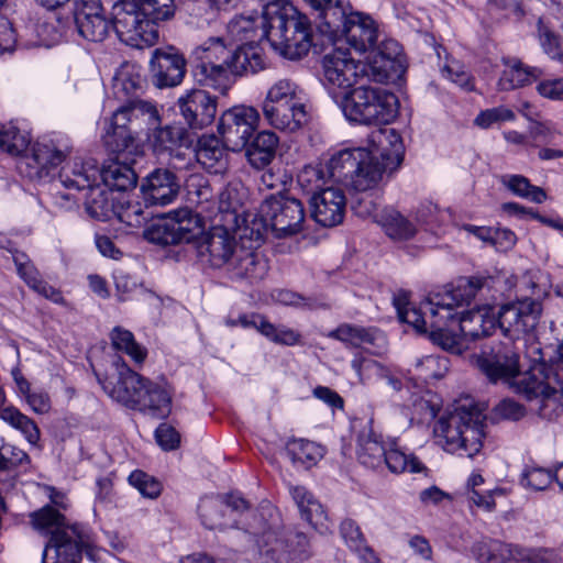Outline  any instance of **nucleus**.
<instances>
[{"label":"nucleus","instance_id":"37","mask_svg":"<svg viewBox=\"0 0 563 563\" xmlns=\"http://www.w3.org/2000/svg\"><path fill=\"white\" fill-rule=\"evenodd\" d=\"M99 177L104 187L110 190H117L121 194L135 187L137 177L129 164L111 161L99 169Z\"/></svg>","mask_w":563,"mask_h":563},{"label":"nucleus","instance_id":"29","mask_svg":"<svg viewBox=\"0 0 563 563\" xmlns=\"http://www.w3.org/2000/svg\"><path fill=\"white\" fill-rule=\"evenodd\" d=\"M229 150L223 140L216 135H202L197 143L195 156L197 162L211 174H222L228 168Z\"/></svg>","mask_w":563,"mask_h":563},{"label":"nucleus","instance_id":"44","mask_svg":"<svg viewBox=\"0 0 563 563\" xmlns=\"http://www.w3.org/2000/svg\"><path fill=\"white\" fill-rule=\"evenodd\" d=\"M224 498L222 496H206L201 498L198 512L202 525L208 529H225L234 527V523L227 522L223 515Z\"/></svg>","mask_w":563,"mask_h":563},{"label":"nucleus","instance_id":"61","mask_svg":"<svg viewBox=\"0 0 563 563\" xmlns=\"http://www.w3.org/2000/svg\"><path fill=\"white\" fill-rule=\"evenodd\" d=\"M515 119L516 114L511 109L499 106L481 111L475 118L474 123L482 129H488L496 123L514 121Z\"/></svg>","mask_w":563,"mask_h":563},{"label":"nucleus","instance_id":"15","mask_svg":"<svg viewBox=\"0 0 563 563\" xmlns=\"http://www.w3.org/2000/svg\"><path fill=\"white\" fill-rule=\"evenodd\" d=\"M473 278H485L489 280V284L478 288L475 295L470 298V300L463 301L461 303L459 302L453 306L454 322L450 321L446 325L448 332L455 335L457 340L456 349H446L452 353L462 352L464 349V339L466 336L477 339L481 336L489 335L498 325L497 311H495V308L489 305L477 307L476 309L462 313L457 318V312L455 311L456 308L463 305H468L479 291L484 289H490L494 283V279L490 276L477 275L472 276L468 279Z\"/></svg>","mask_w":563,"mask_h":563},{"label":"nucleus","instance_id":"18","mask_svg":"<svg viewBox=\"0 0 563 563\" xmlns=\"http://www.w3.org/2000/svg\"><path fill=\"white\" fill-rule=\"evenodd\" d=\"M203 228L202 218L192 210L184 208L170 212L165 220L154 224L147 231V238L165 245L189 243L202 234Z\"/></svg>","mask_w":563,"mask_h":563},{"label":"nucleus","instance_id":"39","mask_svg":"<svg viewBox=\"0 0 563 563\" xmlns=\"http://www.w3.org/2000/svg\"><path fill=\"white\" fill-rule=\"evenodd\" d=\"M278 142V136L274 132H260L246 150L250 164L257 169L269 165L275 157Z\"/></svg>","mask_w":563,"mask_h":563},{"label":"nucleus","instance_id":"42","mask_svg":"<svg viewBox=\"0 0 563 563\" xmlns=\"http://www.w3.org/2000/svg\"><path fill=\"white\" fill-rule=\"evenodd\" d=\"M541 76V70L536 67H529L520 60H512L507 64L499 80L500 90H511L531 84Z\"/></svg>","mask_w":563,"mask_h":563},{"label":"nucleus","instance_id":"34","mask_svg":"<svg viewBox=\"0 0 563 563\" xmlns=\"http://www.w3.org/2000/svg\"><path fill=\"white\" fill-rule=\"evenodd\" d=\"M263 115L271 126L289 133L301 130L308 122L306 103L283 106L278 110L269 109Z\"/></svg>","mask_w":563,"mask_h":563},{"label":"nucleus","instance_id":"60","mask_svg":"<svg viewBox=\"0 0 563 563\" xmlns=\"http://www.w3.org/2000/svg\"><path fill=\"white\" fill-rule=\"evenodd\" d=\"M129 483L146 498H157L162 493L161 482L143 471L132 472L129 476Z\"/></svg>","mask_w":563,"mask_h":563},{"label":"nucleus","instance_id":"54","mask_svg":"<svg viewBox=\"0 0 563 563\" xmlns=\"http://www.w3.org/2000/svg\"><path fill=\"white\" fill-rule=\"evenodd\" d=\"M143 77L133 68H123L113 79V91L117 98H130L142 90Z\"/></svg>","mask_w":563,"mask_h":563},{"label":"nucleus","instance_id":"20","mask_svg":"<svg viewBox=\"0 0 563 563\" xmlns=\"http://www.w3.org/2000/svg\"><path fill=\"white\" fill-rule=\"evenodd\" d=\"M366 66L355 60L350 52L335 48L323 57V77L329 89L346 92L365 79Z\"/></svg>","mask_w":563,"mask_h":563},{"label":"nucleus","instance_id":"62","mask_svg":"<svg viewBox=\"0 0 563 563\" xmlns=\"http://www.w3.org/2000/svg\"><path fill=\"white\" fill-rule=\"evenodd\" d=\"M412 405L420 419L434 418L441 408L439 398L430 391H424L415 398Z\"/></svg>","mask_w":563,"mask_h":563},{"label":"nucleus","instance_id":"27","mask_svg":"<svg viewBox=\"0 0 563 563\" xmlns=\"http://www.w3.org/2000/svg\"><path fill=\"white\" fill-rule=\"evenodd\" d=\"M376 146L368 151L373 155L374 164L387 170L397 168L405 155V146L400 134L394 129L379 130L373 134Z\"/></svg>","mask_w":563,"mask_h":563},{"label":"nucleus","instance_id":"4","mask_svg":"<svg viewBox=\"0 0 563 563\" xmlns=\"http://www.w3.org/2000/svg\"><path fill=\"white\" fill-rule=\"evenodd\" d=\"M199 262L211 268L224 269L232 279L261 280L267 274V264L252 245L239 243L227 228L214 227L196 242Z\"/></svg>","mask_w":563,"mask_h":563},{"label":"nucleus","instance_id":"41","mask_svg":"<svg viewBox=\"0 0 563 563\" xmlns=\"http://www.w3.org/2000/svg\"><path fill=\"white\" fill-rule=\"evenodd\" d=\"M88 190L85 201L88 213L98 220L110 219L115 211L118 196H113V190H107L97 183Z\"/></svg>","mask_w":563,"mask_h":563},{"label":"nucleus","instance_id":"31","mask_svg":"<svg viewBox=\"0 0 563 563\" xmlns=\"http://www.w3.org/2000/svg\"><path fill=\"white\" fill-rule=\"evenodd\" d=\"M134 128L128 102L118 108L106 129L104 143L113 152H121L133 141L131 130Z\"/></svg>","mask_w":563,"mask_h":563},{"label":"nucleus","instance_id":"46","mask_svg":"<svg viewBox=\"0 0 563 563\" xmlns=\"http://www.w3.org/2000/svg\"><path fill=\"white\" fill-rule=\"evenodd\" d=\"M0 418L12 428L19 430L30 444L35 445L38 442L41 433L36 423L15 407L3 408L0 411Z\"/></svg>","mask_w":563,"mask_h":563},{"label":"nucleus","instance_id":"50","mask_svg":"<svg viewBox=\"0 0 563 563\" xmlns=\"http://www.w3.org/2000/svg\"><path fill=\"white\" fill-rule=\"evenodd\" d=\"M114 208L112 216L129 227H141L146 220L141 202L131 199L126 194L118 195Z\"/></svg>","mask_w":563,"mask_h":563},{"label":"nucleus","instance_id":"8","mask_svg":"<svg viewBox=\"0 0 563 563\" xmlns=\"http://www.w3.org/2000/svg\"><path fill=\"white\" fill-rule=\"evenodd\" d=\"M341 107L349 121L364 125L389 124L398 115L396 95L365 84L346 92Z\"/></svg>","mask_w":563,"mask_h":563},{"label":"nucleus","instance_id":"52","mask_svg":"<svg viewBox=\"0 0 563 563\" xmlns=\"http://www.w3.org/2000/svg\"><path fill=\"white\" fill-rule=\"evenodd\" d=\"M415 372L419 379L429 383L442 378L449 369V360L442 355H428L418 358L415 363Z\"/></svg>","mask_w":563,"mask_h":563},{"label":"nucleus","instance_id":"26","mask_svg":"<svg viewBox=\"0 0 563 563\" xmlns=\"http://www.w3.org/2000/svg\"><path fill=\"white\" fill-rule=\"evenodd\" d=\"M180 189L176 175L169 169L156 168L142 184L144 200L150 205L165 206L173 202Z\"/></svg>","mask_w":563,"mask_h":563},{"label":"nucleus","instance_id":"5","mask_svg":"<svg viewBox=\"0 0 563 563\" xmlns=\"http://www.w3.org/2000/svg\"><path fill=\"white\" fill-rule=\"evenodd\" d=\"M117 378L112 382L97 375L103 390L115 401L154 418H165L172 411L173 391L165 383L153 382L132 371L123 360L115 363Z\"/></svg>","mask_w":563,"mask_h":563},{"label":"nucleus","instance_id":"59","mask_svg":"<svg viewBox=\"0 0 563 563\" xmlns=\"http://www.w3.org/2000/svg\"><path fill=\"white\" fill-rule=\"evenodd\" d=\"M263 328V335L276 344L294 346L301 341V334L297 330L286 325H275L268 321Z\"/></svg>","mask_w":563,"mask_h":563},{"label":"nucleus","instance_id":"22","mask_svg":"<svg viewBox=\"0 0 563 563\" xmlns=\"http://www.w3.org/2000/svg\"><path fill=\"white\" fill-rule=\"evenodd\" d=\"M366 66L368 78L376 82H387L400 78L406 71L405 60L400 55V46L395 41H385L368 51Z\"/></svg>","mask_w":563,"mask_h":563},{"label":"nucleus","instance_id":"47","mask_svg":"<svg viewBox=\"0 0 563 563\" xmlns=\"http://www.w3.org/2000/svg\"><path fill=\"white\" fill-rule=\"evenodd\" d=\"M501 184L515 196L528 199L534 203H542L547 200V192L522 175H505L501 177Z\"/></svg>","mask_w":563,"mask_h":563},{"label":"nucleus","instance_id":"30","mask_svg":"<svg viewBox=\"0 0 563 563\" xmlns=\"http://www.w3.org/2000/svg\"><path fill=\"white\" fill-rule=\"evenodd\" d=\"M69 153L66 139L43 136L33 144L31 157L38 168L48 169L62 164Z\"/></svg>","mask_w":563,"mask_h":563},{"label":"nucleus","instance_id":"16","mask_svg":"<svg viewBox=\"0 0 563 563\" xmlns=\"http://www.w3.org/2000/svg\"><path fill=\"white\" fill-rule=\"evenodd\" d=\"M82 552L91 560L99 559L89 531L80 525H73L63 531H55L46 544L42 563H78Z\"/></svg>","mask_w":563,"mask_h":563},{"label":"nucleus","instance_id":"17","mask_svg":"<svg viewBox=\"0 0 563 563\" xmlns=\"http://www.w3.org/2000/svg\"><path fill=\"white\" fill-rule=\"evenodd\" d=\"M258 216L265 230L274 232L276 238H284L302 229L305 208L301 201L294 197L272 195L261 203Z\"/></svg>","mask_w":563,"mask_h":563},{"label":"nucleus","instance_id":"13","mask_svg":"<svg viewBox=\"0 0 563 563\" xmlns=\"http://www.w3.org/2000/svg\"><path fill=\"white\" fill-rule=\"evenodd\" d=\"M325 32L340 34L355 52L366 53L378 41V25L374 19L363 12L353 11L347 1L343 7L333 9Z\"/></svg>","mask_w":563,"mask_h":563},{"label":"nucleus","instance_id":"48","mask_svg":"<svg viewBox=\"0 0 563 563\" xmlns=\"http://www.w3.org/2000/svg\"><path fill=\"white\" fill-rule=\"evenodd\" d=\"M130 115H132L135 130L154 129L161 121L156 106L147 100H128Z\"/></svg>","mask_w":563,"mask_h":563},{"label":"nucleus","instance_id":"32","mask_svg":"<svg viewBox=\"0 0 563 563\" xmlns=\"http://www.w3.org/2000/svg\"><path fill=\"white\" fill-rule=\"evenodd\" d=\"M267 14H249L234 16L227 26L228 35L232 41H253L267 38L269 21Z\"/></svg>","mask_w":563,"mask_h":563},{"label":"nucleus","instance_id":"49","mask_svg":"<svg viewBox=\"0 0 563 563\" xmlns=\"http://www.w3.org/2000/svg\"><path fill=\"white\" fill-rule=\"evenodd\" d=\"M31 143L27 132L19 130L12 123H0V151L12 154H22Z\"/></svg>","mask_w":563,"mask_h":563},{"label":"nucleus","instance_id":"28","mask_svg":"<svg viewBox=\"0 0 563 563\" xmlns=\"http://www.w3.org/2000/svg\"><path fill=\"white\" fill-rule=\"evenodd\" d=\"M99 178V168L95 159L74 161L71 165L62 168L54 187L58 185L66 189H90Z\"/></svg>","mask_w":563,"mask_h":563},{"label":"nucleus","instance_id":"14","mask_svg":"<svg viewBox=\"0 0 563 563\" xmlns=\"http://www.w3.org/2000/svg\"><path fill=\"white\" fill-rule=\"evenodd\" d=\"M543 275L540 276L542 278ZM545 282L541 285L532 284L533 295L538 298H522L503 305L497 311L498 327L505 335L511 339H518L520 335L532 332L541 318L543 307L540 297L547 296L550 284L549 276H544Z\"/></svg>","mask_w":563,"mask_h":563},{"label":"nucleus","instance_id":"45","mask_svg":"<svg viewBox=\"0 0 563 563\" xmlns=\"http://www.w3.org/2000/svg\"><path fill=\"white\" fill-rule=\"evenodd\" d=\"M110 339L114 350L125 353L135 363L141 364L145 361L147 351L135 341L131 331L115 327L110 333Z\"/></svg>","mask_w":563,"mask_h":563},{"label":"nucleus","instance_id":"9","mask_svg":"<svg viewBox=\"0 0 563 563\" xmlns=\"http://www.w3.org/2000/svg\"><path fill=\"white\" fill-rule=\"evenodd\" d=\"M267 41L280 56L291 60L300 59L312 46L310 20L291 3H285L280 13L269 18Z\"/></svg>","mask_w":563,"mask_h":563},{"label":"nucleus","instance_id":"38","mask_svg":"<svg viewBox=\"0 0 563 563\" xmlns=\"http://www.w3.org/2000/svg\"><path fill=\"white\" fill-rule=\"evenodd\" d=\"M367 214H373L375 221L384 229L386 234L393 240H408L417 233V227L399 211L385 208L378 217L374 211L368 210Z\"/></svg>","mask_w":563,"mask_h":563},{"label":"nucleus","instance_id":"24","mask_svg":"<svg viewBox=\"0 0 563 563\" xmlns=\"http://www.w3.org/2000/svg\"><path fill=\"white\" fill-rule=\"evenodd\" d=\"M312 218L323 227H334L342 222L345 213V196L341 189L327 187L310 199Z\"/></svg>","mask_w":563,"mask_h":563},{"label":"nucleus","instance_id":"2","mask_svg":"<svg viewBox=\"0 0 563 563\" xmlns=\"http://www.w3.org/2000/svg\"><path fill=\"white\" fill-rule=\"evenodd\" d=\"M487 284L489 280L485 278L460 279L455 287L431 294L419 307L410 303L408 292L399 291L394 296V306L402 322L427 334L442 349L454 350L456 336L446 329L450 321L454 322L453 306L470 300L478 288Z\"/></svg>","mask_w":563,"mask_h":563},{"label":"nucleus","instance_id":"58","mask_svg":"<svg viewBox=\"0 0 563 563\" xmlns=\"http://www.w3.org/2000/svg\"><path fill=\"white\" fill-rule=\"evenodd\" d=\"M538 40L542 51L554 60H562L563 51L560 36L542 20L538 21Z\"/></svg>","mask_w":563,"mask_h":563},{"label":"nucleus","instance_id":"25","mask_svg":"<svg viewBox=\"0 0 563 563\" xmlns=\"http://www.w3.org/2000/svg\"><path fill=\"white\" fill-rule=\"evenodd\" d=\"M151 74L158 88L178 86L186 74V60L176 52L156 49L151 59Z\"/></svg>","mask_w":563,"mask_h":563},{"label":"nucleus","instance_id":"64","mask_svg":"<svg viewBox=\"0 0 563 563\" xmlns=\"http://www.w3.org/2000/svg\"><path fill=\"white\" fill-rule=\"evenodd\" d=\"M554 479V473L543 467L527 468L522 475V482L536 490L545 489Z\"/></svg>","mask_w":563,"mask_h":563},{"label":"nucleus","instance_id":"43","mask_svg":"<svg viewBox=\"0 0 563 563\" xmlns=\"http://www.w3.org/2000/svg\"><path fill=\"white\" fill-rule=\"evenodd\" d=\"M286 453L295 466L309 468L323 456V448L305 439H292L286 444Z\"/></svg>","mask_w":563,"mask_h":563},{"label":"nucleus","instance_id":"1","mask_svg":"<svg viewBox=\"0 0 563 563\" xmlns=\"http://www.w3.org/2000/svg\"><path fill=\"white\" fill-rule=\"evenodd\" d=\"M560 355L562 361L555 365L549 367L537 364L523 374L519 373L518 354L509 344L485 349L475 360L477 367L490 382L512 379L511 385L516 391L536 402L533 410L551 420L562 410L560 389L563 388V344Z\"/></svg>","mask_w":563,"mask_h":563},{"label":"nucleus","instance_id":"7","mask_svg":"<svg viewBox=\"0 0 563 563\" xmlns=\"http://www.w3.org/2000/svg\"><path fill=\"white\" fill-rule=\"evenodd\" d=\"M485 415L472 401L442 416L433 427L435 441L449 453L473 457L483 448Z\"/></svg>","mask_w":563,"mask_h":563},{"label":"nucleus","instance_id":"36","mask_svg":"<svg viewBox=\"0 0 563 563\" xmlns=\"http://www.w3.org/2000/svg\"><path fill=\"white\" fill-rule=\"evenodd\" d=\"M329 338L344 343L347 347H362L366 344L375 345L385 341L384 334L376 328H365L350 323H342L328 334Z\"/></svg>","mask_w":563,"mask_h":563},{"label":"nucleus","instance_id":"40","mask_svg":"<svg viewBox=\"0 0 563 563\" xmlns=\"http://www.w3.org/2000/svg\"><path fill=\"white\" fill-rule=\"evenodd\" d=\"M290 493L303 519L316 529L323 528L327 521V515L321 504L313 495L302 486L291 487Z\"/></svg>","mask_w":563,"mask_h":563},{"label":"nucleus","instance_id":"53","mask_svg":"<svg viewBox=\"0 0 563 563\" xmlns=\"http://www.w3.org/2000/svg\"><path fill=\"white\" fill-rule=\"evenodd\" d=\"M330 179L325 164L307 165L297 176L299 186L312 195L324 189Z\"/></svg>","mask_w":563,"mask_h":563},{"label":"nucleus","instance_id":"3","mask_svg":"<svg viewBox=\"0 0 563 563\" xmlns=\"http://www.w3.org/2000/svg\"><path fill=\"white\" fill-rule=\"evenodd\" d=\"M197 60L192 74L197 84L224 96L235 78L256 74L266 67L262 47L247 43L236 48L229 47L222 37H209L192 49Z\"/></svg>","mask_w":563,"mask_h":563},{"label":"nucleus","instance_id":"57","mask_svg":"<svg viewBox=\"0 0 563 563\" xmlns=\"http://www.w3.org/2000/svg\"><path fill=\"white\" fill-rule=\"evenodd\" d=\"M79 34L91 42H102L107 38L112 29L104 14L98 18L84 20L76 24Z\"/></svg>","mask_w":563,"mask_h":563},{"label":"nucleus","instance_id":"12","mask_svg":"<svg viewBox=\"0 0 563 563\" xmlns=\"http://www.w3.org/2000/svg\"><path fill=\"white\" fill-rule=\"evenodd\" d=\"M256 543L260 563H301L311 555L303 533L287 531L278 523L265 529Z\"/></svg>","mask_w":563,"mask_h":563},{"label":"nucleus","instance_id":"6","mask_svg":"<svg viewBox=\"0 0 563 563\" xmlns=\"http://www.w3.org/2000/svg\"><path fill=\"white\" fill-rule=\"evenodd\" d=\"M173 12L174 0H119L112 5V29L131 47L153 46L158 41L157 23Z\"/></svg>","mask_w":563,"mask_h":563},{"label":"nucleus","instance_id":"21","mask_svg":"<svg viewBox=\"0 0 563 563\" xmlns=\"http://www.w3.org/2000/svg\"><path fill=\"white\" fill-rule=\"evenodd\" d=\"M472 554L478 563H545L542 550L483 540L473 544Z\"/></svg>","mask_w":563,"mask_h":563},{"label":"nucleus","instance_id":"19","mask_svg":"<svg viewBox=\"0 0 563 563\" xmlns=\"http://www.w3.org/2000/svg\"><path fill=\"white\" fill-rule=\"evenodd\" d=\"M258 122L260 113L255 108L236 106L221 114L218 132L225 146L236 152L249 144Z\"/></svg>","mask_w":563,"mask_h":563},{"label":"nucleus","instance_id":"11","mask_svg":"<svg viewBox=\"0 0 563 563\" xmlns=\"http://www.w3.org/2000/svg\"><path fill=\"white\" fill-rule=\"evenodd\" d=\"M358 461L371 468L386 465L393 474L427 473L426 465L413 454L401 450L395 442L385 445L382 435L373 429L358 435Z\"/></svg>","mask_w":563,"mask_h":563},{"label":"nucleus","instance_id":"33","mask_svg":"<svg viewBox=\"0 0 563 563\" xmlns=\"http://www.w3.org/2000/svg\"><path fill=\"white\" fill-rule=\"evenodd\" d=\"M12 260L18 275L30 288L54 302H59L63 299L58 290L41 279L38 271L25 253L14 251L12 252Z\"/></svg>","mask_w":563,"mask_h":563},{"label":"nucleus","instance_id":"63","mask_svg":"<svg viewBox=\"0 0 563 563\" xmlns=\"http://www.w3.org/2000/svg\"><path fill=\"white\" fill-rule=\"evenodd\" d=\"M340 533L347 544V547L354 552L361 549H364L366 544V540L357 526V523L352 519H345L341 522Z\"/></svg>","mask_w":563,"mask_h":563},{"label":"nucleus","instance_id":"35","mask_svg":"<svg viewBox=\"0 0 563 563\" xmlns=\"http://www.w3.org/2000/svg\"><path fill=\"white\" fill-rule=\"evenodd\" d=\"M300 103H305L302 89L295 81L284 78L274 82L267 90L262 103V112Z\"/></svg>","mask_w":563,"mask_h":563},{"label":"nucleus","instance_id":"10","mask_svg":"<svg viewBox=\"0 0 563 563\" xmlns=\"http://www.w3.org/2000/svg\"><path fill=\"white\" fill-rule=\"evenodd\" d=\"M373 155L363 147L344 148L325 164L329 177L356 191L376 187L383 179L384 167L374 164Z\"/></svg>","mask_w":563,"mask_h":563},{"label":"nucleus","instance_id":"51","mask_svg":"<svg viewBox=\"0 0 563 563\" xmlns=\"http://www.w3.org/2000/svg\"><path fill=\"white\" fill-rule=\"evenodd\" d=\"M30 518L34 529L44 533H51L52 536L55 531H63L69 527L66 525V518L48 505L32 512Z\"/></svg>","mask_w":563,"mask_h":563},{"label":"nucleus","instance_id":"23","mask_svg":"<svg viewBox=\"0 0 563 563\" xmlns=\"http://www.w3.org/2000/svg\"><path fill=\"white\" fill-rule=\"evenodd\" d=\"M181 117L192 130L210 125L217 114V98L202 89H192L178 99Z\"/></svg>","mask_w":563,"mask_h":563},{"label":"nucleus","instance_id":"55","mask_svg":"<svg viewBox=\"0 0 563 563\" xmlns=\"http://www.w3.org/2000/svg\"><path fill=\"white\" fill-rule=\"evenodd\" d=\"M151 137L154 151L158 154L174 151L176 146L181 145L186 135L183 128L164 126L156 129Z\"/></svg>","mask_w":563,"mask_h":563},{"label":"nucleus","instance_id":"56","mask_svg":"<svg viewBox=\"0 0 563 563\" xmlns=\"http://www.w3.org/2000/svg\"><path fill=\"white\" fill-rule=\"evenodd\" d=\"M351 366L362 384H366L374 378H383L386 376V367L384 365L361 353L354 355L351 361Z\"/></svg>","mask_w":563,"mask_h":563}]
</instances>
